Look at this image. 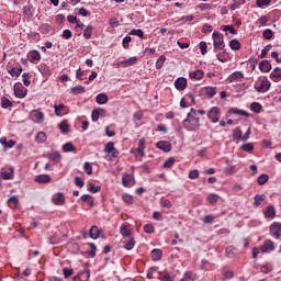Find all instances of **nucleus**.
<instances>
[{
    "label": "nucleus",
    "instance_id": "1",
    "mask_svg": "<svg viewBox=\"0 0 281 281\" xmlns=\"http://www.w3.org/2000/svg\"><path fill=\"white\" fill-rule=\"evenodd\" d=\"M187 131H199V117H196V110L192 109L187 119L183 120Z\"/></svg>",
    "mask_w": 281,
    "mask_h": 281
},
{
    "label": "nucleus",
    "instance_id": "2",
    "mask_svg": "<svg viewBox=\"0 0 281 281\" xmlns=\"http://www.w3.org/2000/svg\"><path fill=\"white\" fill-rule=\"evenodd\" d=\"M213 45L214 49H225V41L223 34L220 32H213Z\"/></svg>",
    "mask_w": 281,
    "mask_h": 281
},
{
    "label": "nucleus",
    "instance_id": "3",
    "mask_svg": "<svg viewBox=\"0 0 281 281\" xmlns=\"http://www.w3.org/2000/svg\"><path fill=\"white\" fill-rule=\"evenodd\" d=\"M270 87L271 82H269L267 79L261 80L259 83L255 85V89L258 91V93H266V91H269Z\"/></svg>",
    "mask_w": 281,
    "mask_h": 281
},
{
    "label": "nucleus",
    "instance_id": "4",
    "mask_svg": "<svg viewBox=\"0 0 281 281\" xmlns=\"http://www.w3.org/2000/svg\"><path fill=\"white\" fill-rule=\"evenodd\" d=\"M270 234L273 238H281V223L274 222L270 225Z\"/></svg>",
    "mask_w": 281,
    "mask_h": 281
},
{
    "label": "nucleus",
    "instance_id": "5",
    "mask_svg": "<svg viewBox=\"0 0 281 281\" xmlns=\"http://www.w3.org/2000/svg\"><path fill=\"white\" fill-rule=\"evenodd\" d=\"M31 119L35 124H43V122H45V114L38 110H33L31 112Z\"/></svg>",
    "mask_w": 281,
    "mask_h": 281
},
{
    "label": "nucleus",
    "instance_id": "6",
    "mask_svg": "<svg viewBox=\"0 0 281 281\" xmlns=\"http://www.w3.org/2000/svg\"><path fill=\"white\" fill-rule=\"evenodd\" d=\"M220 115L221 109H218L217 106L212 108L207 113V117L209 120H211V122H213V124H216V122H218Z\"/></svg>",
    "mask_w": 281,
    "mask_h": 281
},
{
    "label": "nucleus",
    "instance_id": "7",
    "mask_svg": "<svg viewBox=\"0 0 281 281\" xmlns=\"http://www.w3.org/2000/svg\"><path fill=\"white\" fill-rule=\"evenodd\" d=\"M105 115H106L105 109H102V108L94 109L91 113L92 122H98L100 117H104Z\"/></svg>",
    "mask_w": 281,
    "mask_h": 281
},
{
    "label": "nucleus",
    "instance_id": "8",
    "mask_svg": "<svg viewBox=\"0 0 281 281\" xmlns=\"http://www.w3.org/2000/svg\"><path fill=\"white\" fill-rule=\"evenodd\" d=\"M156 146L159 150H164V153H170L172 150V145L168 140H159Z\"/></svg>",
    "mask_w": 281,
    "mask_h": 281
},
{
    "label": "nucleus",
    "instance_id": "9",
    "mask_svg": "<svg viewBox=\"0 0 281 281\" xmlns=\"http://www.w3.org/2000/svg\"><path fill=\"white\" fill-rule=\"evenodd\" d=\"M122 183L125 188H132V186H135V178L128 173H125L122 177Z\"/></svg>",
    "mask_w": 281,
    "mask_h": 281
},
{
    "label": "nucleus",
    "instance_id": "10",
    "mask_svg": "<svg viewBox=\"0 0 281 281\" xmlns=\"http://www.w3.org/2000/svg\"><path fill=\"white\" fill-rule=\"evenodd\" d=\"M276 249V244L271 239H267L263 245L261 246V251L267 254L269 251H273Z\"/></svg>",
    "mask_w": 281,
    "mask_h": 281
},
{
    "label": "nucleus",
    "instance_id": "11",
    "mask_svg": "<svg viewBox=\"0 0 281 281\" xmlns=\"http://www.w3.org/2000/svg\"><path fill=\"white\" fill-rule=\"evenodd\" d=\"M175 87L178 91H183L188 87V79L180 77L175 81Z\"/></svg>",
    "mask_w": 281,
    "mask_h": 281
},
{
    "label": "nucleus",
    "instance_id": "12",
    "mask_svg": "<svg viewBox=\"0 0 281 281\" xmlns=\"http://www.w3.org/2000/svg\"><path fill=\"white\" fill-rule=\"evenodd\" d=\"M15 98H25L27 95V90L23 86H14Z\"/></svg>",
    "mask_w": 281,
    "mask_h": 281
},
{
    "label": "nucleus",
    "instance_id": "13",
    "mask_svg": "<svg viewBox=\"0 0 281 281\" xmlns=\"http://www.w3.org/2000/svg\"><path fill=\"white\" fill-rule=\"evenodd\" d=\"M46 157L49 159V161H53L54 164H60V160L63 159V156H60L59 151H53L50 154H47Z\"/></svg>",
    "mask_w": 281,
    "mask_h": 281
},
{
    "label": "nucleus",
    "instance_id": "14",
    "mask_svg": "<svg viewBox=\"0 0 281 281\" xmlns=\"http://www.w3.org/2000/svg\"><path fill=\"white\" fill-rule=\"evenodd\" d=\"M53 203L55 205H65V194L58 192L53 195Z\"/></svg>",
    "mask_w": 281,
    "mask_h": 281
},
{
    "label": "nucleus",
    "instance_id": "15",
    "mask_svg": "<svg viewBox=\"0 0 281 281\" xmlns=\"http://www.w3.org/2000/svg\"><path fill=\"white\" fill-rule=\"evenodd\" d=\"M245 78V75L240 71L233 72L229 77L228 80L229 82H240Z\"/></svg>",
    "mask_w": 281,
    "mask_h": 281
},
{
    "label": "nucleus",
    "instance_id": "16",
    "mask_svg": "<svg viewBox=\"0 0 281 281\" xmlns=\"http://www.w3.org/2000/svg\"><path fill=\"white\" fill-rule=\"evenodd\" d=\"M259 69L260 71H262L263 74H269V71H271V63H269V60H262L259 64Z\"/></svg>",
    "mask_w": 281,
    "mask_h": 281
},
{
    "label": "nucleus",
    "instance_id": "17",
    "mask_svg": "<svg viewBox=\"0 0 281 281\" xmlns=\"http://www.w3.org/2000/svg\"><path fill=\"white\" fill-rule=\"evenodd\" d=\"M135 63H137V57H131L130 59L119 61L117 67H131V65H135Z\"/></svg>",
    "mask_w": 281,
    "mask_h": 281
},
{
    "label": "nucleus",
    "instance_id": "18",
    "mask_svg": "<svg viewBox=\"0 0 281 281\" xmlns=\"http://www.w3.org/2000/svg\"><path fill=\"white\" fill-rule=\"evenodd\" d=\"M233 139L238 144V142H243V131L240 127H236L233 130Z\"/></svg>",
    "mask_w": 281,
    "mask_h": 281
},
{
    "label": "nucleus",
    "instance_id": "19",
    "mask_svg": "<svg viewBox=\"0 0 281 281\" xmlns=\"http://www.w3.org/2000/svg\"><path fill=\"white\" fill-rule=\"evenodd\" d=\"M135 238L134 237H130L127 240L123 241V247L124 249H126V251H131L133 249V247H135Z\"/></svg>",
    "mask_w": 281,
    "mask_h": 281
},
{
    "label": "nucleus",
    "instance_id": "20",
    "mask_svg": "<svg viewBox=\"0 0 281 281\" xmlns=\"http://www.w3.org/2000/svg\"><path fill=\"white\" fill-rule=\"evenodd\" d=\"M36 183H49L52 181V177L49 175H40L35 177Z\"/></svg>",
    "mask_w": 281,
    "mask_h": 281
},
{
    "label": "nucleus",
    "instance_id": "21",
    "mask_svg": "<svg viewBox=\"0 0 281 281\" xmlns=\"http://www.w3.org/2000/svg\"><path fill=\"white\" fill-rule=\"evenodd\" d=\"M203 76H204V72L201 69H198L189 74V78H191V80H201Z\"/></svg>",
    "mask_w": 281,
    "mask_h": 281
},
{
    "label": "nucleus",
    "instance_id": "22",
    "mask_svg": "<svg viewBox=\"0 0 281 281\" xmlns=\"http://www.w3.org/2000/svg\"><path fill=\"white\" fill-rule=\"evenodd\" d=\"M228 113H231L232 115H240L243 117H249V113H247V111L244 110H238L236 108H232Z\"/></svg>",
    "mask_w": 281,
    "mask_h": 281
},
{
    "label": "nucleus",
    "instance_id": "23",
    "mask_svg": "<svg viewBox=\"0 0 281 281\" xmlns=\"http://www.w3.org/2000/svg\"><path fill=\"white\" fill-rule=\"evenodd\" d=\"M37 144H45L47 142V134L45 132H38L35 136Z\"/></svg>",
    "mask_w": 281,
    "mask_h": 281
},
{
    "label": "nucleus",
    "instance_id": "24",
    "mask_svg": "<svg viewBox=\"0 0 281 281\" xmlns=\"http://www.w3.org/2000/svg\"><path fill=\"white\" fill-rule=\"evenodd\" d=\"M266 218H276V207L269 205L265 211Z\"/></svg>",
    "mask_w": 281,
    "mask_h": 281
},
{
    "label": "nucleus",
    "instance_id": "25",
    "mask_svg": "<svg viewBox=\"0 0 281 281\" xmlns=\"http://www.w3.org/2000/svg\"><path fill=\"white\" fill-rule=\"evenodd\" d=\"M97 104H106L109 102V95L106 93H100L95 97Z\"/></svg>",
    "mask_w": 281,
    "mask_h": 281
},
{
    "label": "nucleus",
    "instance_id": "26",
    "mask_svg": "<svg viewBox=\"0 0 281 281\" xmlns=\"http://www.w3.org/2000/svg\"><path fill=\"white\" fill-rule=\"evenodd\" d=\"M265 199H267V195L265 194H256L254 196V206L255 207H260V204L262 203V201H265Z\"/></svg>",
    "mask_w": 281,
    "mask_h": 281
},
{
    "label": "nucleus",
    "instance_id": "27",
    "mask_svg": "<svg viewBox=\"0 0 281 281\" xmlns=\"http://www.w3.org/2000/svg\"><path fill=\"white\" fill-rule=\"evenodd\" d=\"M0 144H2L4 148H12L16 144V142H14L13 139L8 140V138L2 137L0 138Z\"/></svg>",
    "mask_w": 281,
    "mask_h": 281
},
{
    "label": "nucleus",
    "instance_id": "28",
    "mask_svg": "<svg viewBox=\"0 0 281 281\" xmlns=\"http://www.w3.org/2000/svg\"><path fill=\"white\" fill-rule=\"evenodd\" d=\"M121 235L123 238H131V228L127 225L123 224L120 228Z\"/></svg>",
    "mask_w": 281,
    "mask_h": 281
},
{
    "label": "nucleus",
    "instance_id": "29",
    "mask_svg": "<svg viewBox=\"0 0 281 281\" xmlns=\"http://www.w3.org/2000/svg\"><path fill=\"white\" fill-rule=\"evenodd\" d=\"M161 256H164V252L161 251V249L151 250V259L154 261L161 260Z\"/></svg>",
    "mask_w": 281,
    "mask_h": 281
},
{
    "label": "nucleus",
    "instance_id": "30",
    "mask_svg": "<svg viewBox=\"0 0 281 281\" xmlns=\"http://www.w3.org/2000/svg\"><path fill=\"white\" fill-rule=\"evenodd\" d=\"M89 234L90 238H93V240H95V238L100 237V229L98 228V226H91Z\"/></svg>",
    "mask_w": 281,
    "mask_h": 281
},
{
    "label": "nucleus",
    "instance_id": "31",
    "mask_svg": "<svg viewBox=\"0 0 281 281\" xmlns=\"http://www.w3.org/2000/svg\"><path fill=\"white\" fill-rule=\"evenodd\" d=\"M85 91L86 89L82 86H76L70 89V93H72L74 95H79L80 93H85Z\"/></svg>",
    "mask_w": 281,
    "mask_h": 281
},
{
    "label": "nucleus",
    "instance_id": "32",
    "mask_svg": "<svg viewBox=\"0 0 281 281\" xmlns=\"http://www.w3.org/2000/svg\"><path fill=\"white\" fill-rule=\"evenodd\" d=\"M268 181H269V175L267 173L260 175L257 179L258 186H265V183H267Z\"/></svg>",
    "mask_w": 281,
    "mask_h": 281
},
{
    "label": "nucleus",
    "instance_id": "33",
    "mask_svg": "<svg viewBox=\"0 0 281 281\" xmlns=\"http://www.w3.org/2000/svg\"><path fill=\"white\" fill-rule=\"evenodd\" d=\"M92 34H93V26L88 25L83 31V38L89 40V38H91Z\"/></svg>",
    "mask_w": 281,
    "mask_h": 281
},
{
    "label": "nucleus",
    "instance_id": "34",
    "mask_svg": "<svg viewBox=\"0 0 281 281\" xmlns=\"http://www.w3.org/2000/svg\"><path fill=\"white\" fill-rule=\"evenodd\" d=\"M58 127L61 133H69V123L67 121H61Z\"/></svg>",
    "mask_w": 281,
    "mask_h": 281
},
{
    "label": "nucleus",
    "instance_id": "35",
    "mask_svg": "<svg viewBox=\"0 0 281 281\" xmlns=\"http://www.w3.org/2000/svg\"><path fill=\"white\" fill-rule=\"evenodd\" d=\"M229 47L231 49H233L234 52H238V49H240V42L238 40H232L229 42Z\"/></svg>",
    "mask_w": 281,
    "mask_h": 281
},
{
    "label": "nucleus",
    "instance_id": "36",
    "mask_svg": "<svg viewBox=\"0 0 281 281\" xmlns=\"http://www.w3.org/2000/svg\"><path fill=\"white\" fill-rule=\"evenodd\" d=\"M63 150L64 153H74V150H76V146L71 143H66L63 145Z\"/></svg>",
    "mask_w": 281,
    "mask_h": 281
},
{
    "label": "nucleus",
    "instance_id": "37",
    "mask_svg": "<svg viewBox=\"0 0 281 281\" xmlns=\"http://www.w3.org/2000/svg\"><path fill=\"white\" fill-rule=\"evenodd\" d=\"M204 93L209 95V98H214V95H216V88L206 87L204 88Z\"/></svg>",
    "mask_w": 281,
    "mask_h": 281
},
{
    "label": "nucleus",
    "instance_id": "38",
    "mask_svg": "<svg viewBox=\"0 0 281 281\" xmlns=\"http://www.w3.org/2000/svg\"><path fill=\"white\" fill-rule=\"evenodd\" d=\"M218 194L216 193H211L209 196H207V201L209 203H211V205H214L215 203H218Z\"/></svg>",
    "mask_w": 281,
    "mask_h": 281
},
{
    "label": "nucleus",
    "instance_id": "39",
    "mask_svg": "<svg viewBox=\"0 0 281 281\" xmlns=\"http://www.w3.org/2000/svg\"><path fill=\"white\" fill-rule=\"evenodd\" d=\"M124 203H126L127 205H133V201H135V199L133 198V195L125 193L122 196Z\"/></svg>",
    "mask_w": 281,
    "mask_h": 281
},
{
    "label": "nucleus",
    "instance_id": "40",
    "mask_svg": "<svg viewBox=\"0 0 281 281\" xmlns=\"http://www.w3.org/2000/svg\"><path fill=\"white\" fill-rule=\"evenodd\" d=\"M272 80H280L281 79V69L274 68V70L270 74Z\"/></svg>",
    "mask_w": 281,
    "mask_h": 281
},
{
    "label": "nucleus",
    "instance_id": "41",
    "mask_svg": "<svg viewBox=\"0 0 281 281\" xmlns=\"http://www.w3.org/2000/svg\"><path fill=\"white\" fill-rule=\"evenodd\" d=\"M221 30L222 32H229V34H237L236 29H234L232 25H222Z\"/></svg>",
    "mask_w": 281,
    "mask_h": 281
},
{
    "label": "nucleus",
    "instance_id": "42",
    "mask_svg": "<svg viewBox=\"0 0 281 281\" xmlns=\"http://www.w3.org/2000/svg\"><path fill=\"white\" fill-rule=\"evenodd\" d=\"M130 34L132 36H138L139 38H144V31L142 29H133Z\"/></svg>",
    "mask_w": 281,
    "mask_h": 281
},
{
    "label": "nucleus",
    "instance_id": "43",
    "mask_svg": "<svg viewBox=\"0 0 281 281\" xmlns=\"http://www.w3.org/2000/svg\"><path fill=\"white\" fill-rule=\"evenodd\" d=\"M250 109L254 113H260V111H262V105L258 102H254L251 103Z\"/></svg>",
    "mask_w": 281,
    "mask_h": 281
},
{
    "label": "nucleus",
    "instance_id": "44",
    "mask_svg": "<svg viewBox=\"0 0 281 281\" xmlns=\"http://www.w3.org/2000/svg\"><path fill=\"white\" fill-rule=\"evenodd\" d=\"M8 203L10 207H16L19 205V198H16V195H13L8 200Z\"/></svg>",
    "mask_w": 281,
    "mask_h": 281
},
{
    "label": "nucleus",
    "instance_id": "45",
    "mask_svg": "<svg viewBox=\"0 0 281 281\" xmlns=\"http://www.w3.org/2000/svg\"><path fill=\"white\" fill-rule=\"evenodd\" d=\"M2 179H4L5 181L12 179L14 177V171L11 169V171H3L1 173Z\"/></svg>",
    "mask_w": 281,
    "mask_h": 281
},
{
    "label": "nucleus",
    "instance_id": "46",
    "mask_svg": "<svg viewBox=\"0 0 281 281\" xmlns=\"http://www.w3.org/2000/svg\"><path fill=\"white\" fill-rule=\"evenodd\" d=\"M65 109H67V106L63 103L59 105L55 104L54 105L55 115L60 116V111H65Z\"/></svg>",
    "mask_w": 281,
    "mask_h": 281
},
{
    "label": "nucleus",
    "instance_id": "47",
    "mask_svg": "<svg viewBox=\"0 0 281 281\" xmlns=\"http://www.w3.org/2000/svg\"><path fill=\"white\" fill-rule=\"evenodd\" d=\"M166 63V56L161 55L156 61V69H161Z\"/></svg>",
    "mask_w": 281,
    "mask_h": 281
},
{
    "label": "nucleus",
    "instance_id": "48",
    "mask_svg": "<svg viewBox=\"0 0 281 281\" xmlns=\"http://www.w3.org/2000/svg\"><path fill=\"white\" fill-rule=\"evenodd\" d=\"M236 254H237L236 248H234V247L226 248L227 258H234L236 256Z\"/></svg>",
    "mask_w": 281,
    "mask_h": 281
},
{
    "label": "nucleus",
    "instance_id": "49",
    "mask_svg": "<svg viewBox=\"0 0 281 281\" xmlns=\"http://www.w3.org/2000/svg\"><path fill=\"white\" fill-rule=\"evenodd\" d=\"M263 38H266V41H271V38H273V31H271V29L265 30Z\"/></svg>",
    "mask_w": 281,
    "mask_h": 281
},
{
    "label": "nucleus",
    "instance_id": "50",
    "mask_svg": "<svg viewBox=\"0 0 281 281\" xmlns=\"http://www.w3.org/2000/svg\"><path fill=\"white\" fill-rule=\"evenodd\" d=\"M271 47H273L271 44H268L267 46H265V48L261 50L260 58H266L267 54L271 52Z\"/></svg>",
    "mask_w": 281,
    "mask_h": 281
},
{
    "label": "nucleus",
    "instance_id": "51",
    "mask_svg": "<svg viewBox=\"0 0 281 281\" xmlns=\"http://www.w3.org/2000/svg\"><path fill=\"white\" fill-rule=\"evenodd\" d=\"M241 150H245V153H251L254 150V144L246 143L241 145Z\"/></svg>",
    "mask_w": 281,
    "mask_h": 281
},
{
    "label": "nucleus",
    "instance_id": "52",
    "mask_svg": "<svg viewBox=\"0 0 281 281\" xmlns=\"http://www.w3.org/2000/svg\"><path fill=\"white\" fill-rule=\"evenodd\" d=\"M2 109H10L12 106V101L8 98H2L1 100Z\"/></svg>",
    "mask_w": 281,
    "mask_h": 281
},
{
    "label": "nucleus",
    "instance_id": "53",
    "mask_svg": "<svg viewBox=\"0 0 281 281\" xmlns=\"http://www.w3.org/2000/svg\"><path fill=\"white\" fill-rule=\"evenodd\" d=\"M144 233L145 234H155V226H153V224H146L144 226Z\"/></svg>",
    "mask_w": 281,
    "mask_h": 281
},
{
    "label": "nucleus",
    "instance_id": "54",
    "mask_svg": "<svg viewBox=\"0 0 281 281\" xmlns=\"http://www.w3.org/2000/svg\"><path fill=\"white\" fill-rule=\"evenodd\" d=\"M30 56L33 63L34 60H41V53H38V50L31 52Z\"/></svg>",
    "mask_w": 281,
    "mask_h": 281
},
{
    "label": "nucleus",
    "instance_id": "55",
    "mask_svg": "<svg viewBox=\"0 0 281 281\" xmlns=\"http://www.w3.org/2000/svg\"><path fill=\"white\" fill-rule=\"evenodd\" d=\"M160 205L161 207H167L168 210L172 207V203L170 202V200H166V199L160 200Z\"/></svg>",
    "mask_w": 281,
    "mask_h": 281
},
{
    "label": "nucleus",
    "instance_id": "56",
    "mask_svg": "<svg viewBox=\"0 0 281 281\" xmlns=\"http://www.w3.org/2000/svg\"><path fill=\"white\" fill-rule=\"evenodd\" d=\"M214 215L212 214H209V215H205L203 217V223H205V225H210V223H214Z\"/></svg>",
    "mask_w": 281,
    "mask_h": 281
},
{
    "label": "nucleus",
    "instance_id": "57",
    "mask_svg": "<svg viewBox=\"0 0 281 281\" xmlns=\"http://www.w3.org/2000/svg\"><path fill=\"white\" fill-rule=\"evenodd\" d=\"M188 280L194 281L196 280V277L192 272L188 271L184 273V278L182 279V281H188Z\"/></svg>",
    "mask_w": 281,
    "mask_h": 281
},
{
    "label": "nucleus",
    "instance_id": "58",
    "mask_svg": "<svg viewBox=\"0 0 281 281\" xmlns=\"http://www.w3.org/2000/svg\"><path fill=\"white\" fill-rule=\"evenodd\" d=\"M114 148H115V144H113V142H109V143L105 145V147H104V153L110 154L111 150H114Z\"/></svg>",
    "mask_w": 281,
    "mask_h": 281
},
{
    "label": "nucleus",
    "instance_id": "59",
    "mask_svg": "<svg viewBox=\"0 0 281 281\" xmlns=\"http://www.w3.org/2000/svg\"><path fill=\"white\" fill-rule=\"evenodd\" d=\"M71 36H72L71 30H64L61 37L65 38V41H69Z\"/></svg>",
    "mask_w": 281,
    "mask_h": 281
},
{
    "label": "nucleus",
    "instance_id": "60",
    "mask_svg": "<svg viewBox=\"0 0 281 281\" xmlns=\"http://www.w3.org/2000/svg\"><path fill=\"white\" fill-rule=\"evenodd\" d=\"M172 166H175V158H168L164 162V168H172Z\"/></svg>",
    "mask_w": 281,
    "mask_h": 281
},
{
    "label": "nucleus",
    "instance_id": "61",
    "mask_svg": "<svg viewBox=\"0 0 281 281\" xmlns=\"http://www.w3.org/2000/svg\"><path fill=\"white\" fill-rule=\"evenodd\" d=\"M22 72H23V68H13L10 71L11 76H16V78H19V76H21Z\"/></svg>",
    "mask_w": 281,
    "mask_h": 281
},
{
    "label": "nucleus",
    "instance_id": "62",
    "mask_svg": "<svg viewBox=\"0 0 281 281\" xmlns=\"http://www.w3.org/2000/svg\"><path fill=\"white\" fill-rule=\"evenodd\" d=\"M89 192H92L93 194H95V192H100V190H101V187L100 186H97L95 187V184H93V183H90V186H89Z\"/></svg>",
    "mask_w": 281,
    "mask_h": 281
},
{
    "label": "nucleus",
    "instance_id": "63",
    "mask_svg": "<svg viewBox=\"0 0 281 281\" xmlns=\"http://www.w3.org/2000/svg\"><path fill=\"white\" fill-rule=\"evenodd\" d=\"M256 3L258 8H263V5H269V3H271V0H257Z\"/></svg>",
    "mask_w": 281,
    "mask_h": 281
},
{
    "label": "nucleus",
    "instance_id": "64",
    "mask_svg": "<svg viewBox=\"0 0 281 281\" xmlns=\"http://www.w3.org/2000/svg\"><path fill=\"white\" fill-rule=\"evenodd\" d=\"M161 281H175V279L170 276V273L165 272L162 274Z\"/></svg>",
    "mask_w": 281,
    "mask_h": 281
}]
</instances>
